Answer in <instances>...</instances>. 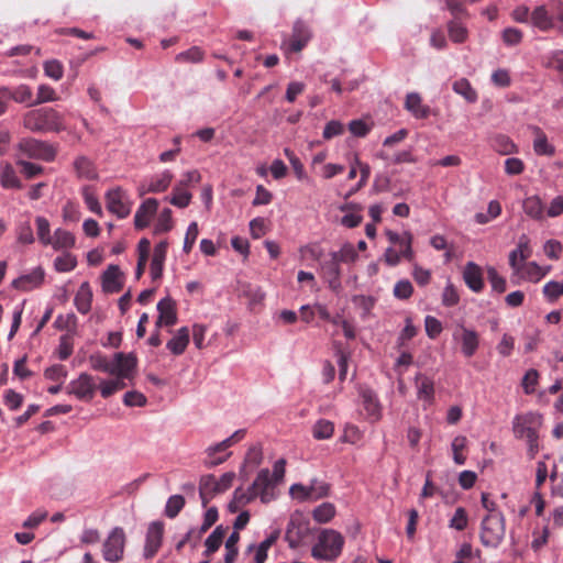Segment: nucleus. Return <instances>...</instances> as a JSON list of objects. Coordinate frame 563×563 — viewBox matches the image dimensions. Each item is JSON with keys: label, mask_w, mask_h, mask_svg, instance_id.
Instances as JSON below:
<instances>
[{"label": "nucleus", "mask_w": 563, "mask_h": 563, "mask_svg": "<svg viewBox=\"0 0 563 563\" xmlns=\"http://www.w3.org/2000/svg\"><path fill=\"white\" fill-rule=\"evenodd\" d=\"M386 235L388 241L393 244H405V250L402 251V256L408 261L413 258V251L411 247L412 244V234L410 232H404L402 234H398L394 231H387Z\"/></svg>", "instance_id": "33"}, {"label": "nucleus", "mask_w": 563, "mask_h": 563, "mask_svg": "<svg viewBox=\"0 0 563 563\" xmlns=\"http://www.w3.org/2000/svg\"><path fill=\"white\" fill-rule=\"evenodd\" d=\"M542 424V415L534 411L516 415L512 419V433L516 439L526 441L530 459H534L541 449L539 432Z\"/></svg>", "instance_id": "1"}, {"label": "nucleus", "mask_w": 563, "mask_h": 563, "mask_svg": "<svg viewBox=\"0 0 563 563\" xmlns=\"http://www.w3.org/2000/svg\"><path fill=\"white\" fill-rule=\"evenodd\" d=\"M333 217L346 228H352V209L349 203H340L332 206Z\"/></svg>", "instance_id": "43"}, {"label": "nucleus", "mask_w": 563, "mask_h": 563, "mask_svg": "<svg viewBox=\"0 0 563 563\" xmlns=\"http://www.w3.org/2000/svg\"><path fill=\"white\" fill-rule=\"evenodd\" d=\"M157 310L159 316L156 321V327H170L177 322L176 302L170 297L159 300Z\"/></svg>", "instance_id": "20"}, {"label": "nucleus", "mask_w": 563, "mask_h": 563, "mask_svg": "<svg viewBox=\"0 0 563 563\" xmlns=\"http://www.w3.org/2000/svg\"><path fill=\"white\" fill-rule=\"evenodd\" d=\"M185 506V498L181 495H173L168 498L165 507V515L168 518H175Z\"/></svg>", "instance_id": "54"}, {"label": "nucleus", "mask_w": 563, "mask_h": 563, "mask_svg": "<svg viewBox=\"0 0 563 563\" xmlns=\"http://www.w3.org/2000/svg\"><path fill=\"white\" fill-rule=\"evenodd\" d=\"M532 24L541 31H549L553 27L552 15L547 10L545 5L537 7L531 13Z\"/></svg>", "instance_id": "34"}, {"label": "nucleus", "mask_w": 563, "mask_h": 563, "mask_svg": "<svg viewBox=\"0 0 563 563\" xmlns=\"http://www.w3.org/2000/svg\"><path fill=\"white\" fill-rule=\"evenodd\" d=\"M453 340L461 345V352L465 357H472L479 346L478 333L463 324H459L454 329Z\"/></svg>", "instance_id": "13"}, {"label": "nucleus", "mask_w": 563, "mask_h": 563, "mask_svg": "<svg viewBox=\"0 0 563 563\" xmlns=\"http://www.w3.org/2000/svg\"><path fill=\"white\" fill-rule=\"evenodd\" d=\"M219 493L220 490L217 484V478L213 475H205L201 477L199 484V495H216Z\"/></svg>", "instance_id": "58"}, {"label": "nucleus", "mask_w": 563, "mask_h": 563, "mask_svg": "<svg viewBox=\"0 0 563 563\" xmlns=\"http://www.w3.org/2000/svg\"><path fill=\"white\" fill-rule=\"evenodd\" d=\"M92 303V290L88 282H84L74 299V305L78 312L86 314L90 311Z\"/></svg>", "instance_id": "27"}, {"label": "nucleus", "mask_w": 563, "mask_h": 563, "mask_svg": "<svg viewBox=\"0 0 563 563\" xmlns=\"http://www.w3.org/2000/svg\"><path fill=\"white\" fill-rule=\"evenodd\" d=\"M466 443L467 439L464 435H457L452 441L451 448L453 451V460L457 465H463L466 461V456L462 454Z\"/></svg>", "instance_id": "55"}, {"label": "nucleus", "mask_w": 563, "mask_h": 563, "mask_svg": "<svg viewBox=\"0 0 563 563\" xmlns=\"http://www.w3.org/2000/svg\"><path fill=\"white\" fill-rule=\"evenodd\" d=\"M19 150L29 158L44 162H53L57 155V146L33 137L22 139L19 143Z\"/></svg>", "instance_id": "8"}, {"label": "nucleus", "mask_w": 563, "mask_h": 563, "mask_svg": "<svg viewBox=\"0 0 563 563\" xmlns=\"http://www.w3.org/2000/svg\"><path fill=\"white\" fill-rule=\"evenodd\" d=\"M44 73L49 78L59 80L63 77L64 68L60 62L51 59L44 63Z\"/></svg>", "instance_id": "62"}, {"label": "nucleus", "mask_w": 563, "mask_h": 563, "mask_svg": "<svg viewBox=\"0 0 563 563\" xmlns=\"http://www.w3.org/2000/svg\"><path fill=\"white\" fill-rule=\"evenodd\" d=\"M263 461V451H262V446L258 445V444H255V445H252L250 446V449L247 450L246 454H245V457H244V463H243V466H242V470H241V473L246 468V467H251V468H255L257 467Z\"/></svg>", "instance_id": "41"}, {"label": "nucleus", "mask_w": 563, "mask_h": 563, "mask_svg": "<svg viewBox=\"0 0 563 563\" xmlns=\"http://www.w3.org/2000/svg\"><path fill=\"white\" fill-rule=\"evenodd\" d=\"M16 241L20 244H32L35 239L29 221L20 222L15 228Z\"/></svg>", "instance_id": "50"}, {"label": "nucleus", "mask_w": 563, "mask_h": 563, "mask_svg": "<svg viewBox=\"0 0 563 563\" xmlns=\"http://www.w3.org/2000/svg\"><path fill=\"white\" fill-rule=\"evenodd\" d=\"M123 287L122 273L117 265H110L102 274V289L104 292H119Z\"/></svg>", "instance_id": "21"}, {"label": "nucleus", "mask_w": 563, "mask_h": 563, "mask_svg": "<svg viewBox=\"0 0 563 563\" xmlns=\"http://www.w3.org/2000/svg\"><path fill=\"white\" fill-rule=\"evenodd\" d=\"M114 374L118 378H130L136 366V358L132 354L117 353L113 361Z\"/></svg>", "instance_id": "22"}, {"label": "nucleus", "mask_w": 563, "mask_h": 563, "mask_svg": "<svg viewBox=\"0 0 563 563\" xmlns=\"http://www.w3.org/2000/svg\"><path fill=\"white\" fill-rule=\"evenodd\" d=\"M173 229L172 210L165 208L161 211L157 221L155 223L154 233L161 234L168 232Z\"/></svg>", "instance_id": "48"}, {"label": "nucleus", "mask_w": 563, "mask_h": 563, "mask_svg": "<svg viewBox=\"0 0 563 563\" xmlns=\"http://www.w3.org/2000/svg\"><path fill=\"white\" fill-rule=\"evenodd\" d=\"M229 527H224L223 525H219L214 528V530L208 536L205 541V551L203 555L206 558H210L214 554L220 547L222 545L224 538L228 533Z\"/></svg>", "instance_id": "24"}, {"label": "nucleus", "mask_w": 563, "mask_h": 563, "mask_svg": "<svg viewBox=\"0 0 563 563\" xmlns=\"http://www.w3.org/2000/svg\"><path fill=\"white\" fill-rule=\"evenodd\" d=\"M246 431L244 429L236 430L231 437L225 440L211 445L207 449L208 461L207 464L210 466H216L223 463L230 455L231 452L225 453V451L244 439Z\"/></svg>", "instance_id": "10"}, {"label": "nucleus", "mask_w": 563, "mask_h": 563, "mask_svg": "<svg viewBox=\"0 0 563 563\" xmlns=\"http://www.w3.org/2000/svg\"><path fill=\"white\" fill-rule=\"evenodd\" d=\"M416 384L418 398L423 399L430 404L434 396L433 382L429 377L419 374L416 377Z\"/></svg>", "instance_id": "36"}, {"label": "nucleus", "mask_w": 563, "mask_h": 563, "mask_svg": "<svg viewBox=\"0 0 563 563\" xmlns=\"http://www.w3.org/2000/svg\"><path fill=\"white\" fill-rule=\"evenodd\" d=\"M351 261L352 246L350 244H345L339 252H333L331 254V260L322 265V277L332 290L338 291L341 287V283L339 280L341 264H350Z\"/></svg>", "instance_id": "6"}, {"label": "nucleus", "mask_w": 563, "mask_h": 563, "mask_svg": "<svg viewBox=\"0 0 563 563\" xmlns=\"http://www.w3.org/2000/svg\"><path fill=\"white\" fill-rule=\"evenodd\" d=\"M276 487L277 483L272 479L269 470L263 468L258 472L246 494H241V499L245 498V503H250L260 497L263 504H268L277 497Z\"/></svg>", "instance_id": "4"}, {"label": "nucleus", "mask_w": 563, "mask_h": 563, "mask_svg": "<svg viewBox=\"0 0 563 563\" xmlns=\"http://www.w3.org/2000/svg\"><path fill=\"white\" fill-rule=\"evenodd\" d=\"M310 37L309 29L301 22L296 23L289 42L290 49L292 52H300L307 45Z\"/></svg>", "instance_id": "29"}, {"label": "nucleus", "mask_w": 563, "mask_h": 563, "mask_svg": "<svg viewBox=\"0 0 563 563\" xmlns=\"http://www.w3.org/2000/svg\"><path fill=\"white\" fill-rule=\"evenodd\" d=\"M173 180V174L165 170L159 175L153 176L147 184H142L139 187V195L142 197L146 194H159L167 190Z\"/></svg>", "instance_id": "17"}, {"label": "nucleus", "mask_w": 563, "mask_h": 563, "mask_svg": "<svg viewBox=\"0 0 563 563\" xmlns=\"http://www.w3.org/2000/svg\"><path fill=\"white\" fill-rule=\"evenodd\" d=\"M0 92L2 96L11 98L18 103H25L29 107L34 106L33 92L27 85H20L13 89L1 87Z\"/></svg>", "instance_id": "23"}, {"label": "nucleus", "mask_w": 563, "mask_h": 563, "mask_svg": "<svg viewBox=\"0 0 563 563\" xmlns=\"http://www.w3.org/2000/svg\"><path fill=\"white\" fill-rule=\"evenodd\" d=\"M75 242L76 239L71 232L64 229H56L49 245H52L54 250L59 251L74 247Z\"/></svg>", "instance_id": "35"}, {"label": "nucleus", "mask_w": 563, "mask_h": 563, "mask_svg": "<svg viewBox=\"0 0 563 563\" xmlns=\"http://www.w3.org/2000/svg\"><path fill=\"white\" fill-rule=\"evenodd\" d=\"M74 167L79 177H84L86 179H95L97 177L93 163L86 156L77 157L74 162Z\"/></svg>", "instance_id": "39"}, {"label": "nucleus", "mask_w": 563, "mask_h": 563, "mask_svg": "<svg viewBox=\"0 0 563 563\" xmlns=\"http://www.w3.org/2000/svg\"><path fill=\"white\" fill-rule=\"evenodd\" d=\"M203 57H205V52L198 46H192L189 49L177 54L175 57V60L177 63L196 64V63L202 62Z\"/></svg>", "instance_id": "45"}, {"label": "nucleus", "mask_w": 563, "mask_h": 563, "mask_svg": "<svg viewBox=\"0 0 563 563\" xmlns=\"http://www.w3.org/2000/svg\"><path fill=\"white\" fill-rule=\"evenodd\" d=\"M448 32L450 38L455 43H463L467 38V30L466 27L460 23L459 21H451L448 24Z\"/></svg>", "instance_id": "51"}, {"label": "nucleus", "mask_w": 563, "mask_h": 563, "mask_svg": "<svg viewBox=\"0 0 563 563\" xmlns=\"http://www.w3.org/2000/svg\"><path fill=\"white\" fill-rule=\"evenodd\" d=\"M89 363L96 371H100L108 374H114L113 362L109 361L107 356L97 353L89 356Z\"/></svg>", "instance_id": "46"}, {"label": "nucleus", "mask_w": 563, "mask_h": 563, "mask_svg": "<svg viewBox=\"0 0 563 563\" xmlns=\"http://www.w3.org/2000/svg\"><path fill=\"white\" fill-rule=\"evenodd\" d=\"M452 89L455 93L462 96L470 103L477 101V92L466 78H460L455 80L452 85Z\"/></svg>", "instance_id": "37"}, {"label": "nucleus", "mask_w": 563, "mask_h": 563, "mask_svg": "<svg viewBox=\"0 0 563 563\" xmlns=\"http://www.w3.org/2000/svg\"><path fill=\"white\" fill-rule=\"evenodd\" d=\"M59 97L54 88L48 85H40L37 88L36 99H34V106L57 101Z\"/></svg>", "instance_id": "52"}, {"label": "nucleus", "mask_w": 563, "mask_h": 563, "mask_svg": "<svg viewBox=\"0 0 563 563\" xmlns=\"http://www.w3.org/2000/svg\"><path fill=\"white\" fill-rule=\"evenodd\" d=\"M164 536V522L153 521L148 525L144 545V556L151 559L156 555L162 547Z\"/></svg>", "instance_id": "15"}, {"label": "nucleus", "mask_w": 563, "mask_h": 563, "mask_svg": "<svg viewBox=\"0 0 563 563\" xmlns=\"http://www.w3.org/2000/svg\"><path fill=\"white\" fill-rule=\"evenodd\" d=\"M543 295L550 302H555L560 296H563V283L548 282L543 286Z\"/></svg>", "instance_id": "57"}, {"label": "nucleus", "mask_w": 563, "mask_h": 563, "mask_svg": "<svg viewBox=\"0 0 563 563\" xmlns=\"http://www.w3.org/2000/svg\"><path fill=\"white\" fill-rule=\"evenodd\" d=\"M487 278L492 285V288L501 294L506 290V279L504 277H501L498 272L496 271V268L494 267H488L487 269Z\"/></svg>", "instance_id": "63"}, {"label": "nucleus", "mask_w": 563, "mask_h": 563, "mask_svg": "<svg viewBox=\"0 0 563 563\" xmlns=\"http://www.w3.org/2000/svg\"><path fill=\"white\" fill-rule=\"evenodd\" d=\"M167 249L168 242L166 240L161 241L154 247L152 261L150 264V274L153 282L159 280L163 276Z\"/></svg>", "instance_id": "19"}, {"label": "nucleus", "mask_w": 563, "mask_h": 563, "mask_svg": "<svg viewBox=\"0 0 563 563\" xmlns=\"http://www.w3.org/2000/svg\"><path fill=\"white\" fill-rule=\"evenodd\" d=\"M334 515L335 508L330 503H323L312 511L313 519L319 523L329 522L334 517Z\"/></svg>", "instance_id": "47"}, {"label": "nucleus", "mask_w": 563, "mask_h": 563, "mask_svg": "<svg viewBox=\"0 0 563 563\" xmlns=\"http://www.w3.org/2000/svg\"><path fill=\"white\" fill-rule=\"evenodd\" d=\"M97 384L95 378L87 374L81 373L76 379L69 382L66 386V393L75 396L81 401H90L95 397Z\"/></svg>", "instance_id": "11"}, {"label": "nucleus", "mask_w": 563, "mask_h": 563, "mask_svg": "<svg viewBox=\"0 0 563 563\" xmlns=\"http://www.w3.org/2000/svg\"><path fill=\"white\" fill-rule=\"evenodd\" d=\"M360 397V416L371 423L378 421L382 418V406L377 396L369 389H362Z\"/></svg>", "instance_id": "14"}, {"label": "nucleus", "mask_w": 563, "mask_h": 563, "mask_svg": "<svg viewBox=\"0 0 563 563\" xmlns=\"http://www.w3.org/2000/svg\"><path fill=\"white\" fill-rule=\"evenodd\" d=\"M405 108L412 113L417 119H424L430 113V108L422 104V99L419 93H408L405 101Z\"/></svg>", "instance_id": "30"}, {"label": "nucleus", "mask_w": 563, "mask_h": 563, "mask_svg": "<svg viewBox=\"0 0 563 563\" xmlns=\"http://www.w3.org/2000/svg\"><path fill=\"white\" fill-rule=\"evenodd\" d=\"M107 209L120 219L126 218L131 212L132 202L125 190L121 187L109 190L106 194Z\"/></svg>", "instance_id": "12"}, {"label": "nucleus", "mask_w": 563, "mask_h": 563, "mask_svg": "<svg viewBox=\"0 0 563 563\" xmlns=\"http://www.w3.org/2000/svg\"><path fill=\"white\" fill-rule=\"evenodd\" d=\"M523 211L532 219L540 220L543 217V205L538 196H530L523 200Z\"/></svg>", "instance_id": "38"}, {"label": "nucleus", "mask_w": 563, "mask_h": 563, "mask_svg": "<svg viewBox=\"0 0 563 563\" xmlns=\"http://www.w3.org/2000/svg\"><path fill=\"white\" fill-rule=\"evenodd\" d=\"M36 223V232L38 241L44 245L47 246L52 242V235H51V224L49 221L44 217H36L35 219Z\"/></svg>", "instance_id": "44"}, {"label": "nucleus", "mask_w": 563, "mask_h": 563, "mask_svg": "<svg viewBox=\"0 0 563 563\" xmlns=\"http://www.w3.org/2000/svg\"><path fill=\"white\" fill-rule=\"evenodd\" d=\"M48 514L46 510L37 509L32 512L22 523L25 529H36L46 518Z\"/></svg>", "instance_id": "64"}, {"label": "nucleus", "mask_w": 563, "mask_h": 563, "mask_svg": "<svg viewBox=\"0 0 563 563\" xmlns=\"http://www.w3.org/2000/svg\"><path fill=\"white\" fill-rule=\"evenodd\" d=\"M534 140L533 150L537 155L552 156L555 152L554 146L548 142L545 133L539 128H532Z\"/></svg>", "instance_id": "32"}, {"label": "nucleus", "mask_w": 563, "mask_h": 563, "mask_svg": "<svg viewBox=\"0 0 563 563\" xmlns=\"http://www.w3.org/2000/svg\"><path fill=\"white\" fill-rule=\"evenodd\" d=\"M493 146L498 153L503 155H509L518 152L515 143L506 135H497L494 139Z\"/></svg>", "instance_id": "49"}, {"label": "nucleus", "mask_w": 563, "mask_h": 563, "mask_svg": "<svg viewBox=\"0 0 563 563\" xmlns=\"http://www.w3.org/2000/svg\"><path fill=\"white\" fill-rule=\"evenodd\" d=\"M192 195L183 185L177 184L168 201L177 208H186L191 201Z\"/></svg>", "instance_id": "40"}, {"label": "nucleus", "mask_w": 563, "mask_h": 563, "mask_svg": "<svg viewBox=\"0 0 563 563\" xmlns=\"http://www.w3.org/2000/svg\"><path fill=\"white\" fill-rule=\"evenodd\" d=\"M54 325L58 330L74 331L77 327V317L75 313L59 314Z\"/></svg>", "instance_id": "59"}, {"label": "nucleus", "mask_w": 563, "mask_h": 563, "mask_svg": "<svg viewBox=\"0 0 563 563\" xmlns=\"http://www.w3.org/2000/svg\"><path fill=\"white\" fill-rule=\"evenodd\" d=\"M125 541L124 530L121 527L113 528L102 545L103 559L110 563L120 562L123 559Z\"/></svg>", "instance_id": "9"}, {"label": "nucleus", "mask_w": 563, "mask_h": 563, "mask_svg": "<svg viewBox=\"0 0 563 563\" xmlns=\"http://www.w3.org/2000/svg\"><path fill=\"white\" fill-rule=\"evenodd\" d=\"M522 37H523L522 32L516 27H506L501 32L503 42L507 46H516V45L520 44L522 41Z\"/></svg>", "instance_id": "60"}, {"label": "nucleus", "mask_w": 563, "mask_h": 563, "mask_svg": "<svg viewBox=\"0 0 563 563\" xmlns=\"http://www.w3.org/2000/svg\"><path fill=\"white\" fill-rule=\"evenodd\" d=\"M158 200L155 198L145 199L137 208L134 216V227L137 230L145 229L157 212Z\"/></svg>", "instance_id": "16"}, {"label": "nucleus", "mask_w": 563, "mask_h": 563, "mask_svg": "<svg viewBox=\"0 0 563 563\" xmlns=\"http://www.w3.org/2000/svg\"><path fill=\"white\" fill-rule=\"evenodd\" d=\"M290 494L292 497L299 498L301 500L316 499L325 496L328 494V487L324 485L319 487H306L301 484H294L290 487Z\"/></svg>", "instance_id": "26"}, {"label": "nucleus", "mask_w": 563, "mask_h": 563, "mask_svg": "<svg viewBox=\"0 0 563 563\" xmlns=\"http://www.w3.org/2000/svg\"><path fill=\"white\" fill-rule=\"evenodd\" d=\"M23 126L33 133H59L66 131L64 115L51 107L33 109L23 114Z\"/></svg>", "instance_id": "3"}, {"label": "nucleus", "mask_w": 563, "mask_h": 563, "mask_svg": "<svg viewBox=\"0 0 563 563\" xmlns=\"http://www.w3.org/2000/svg\"><path fill=\"white\" fill-rule=\"evenodd\" d=\"M343 544V537L339 532L324 529L320 532L318 542L312 548V555L316 559L334 560L341 554Z\"/></svg>", "instance_id": "5"}, {"label": "nucleus", "mask_w": 563, "mask_h": 563, "mask_svg": "<svg viewBox=\"0 0 563 563\" xmlns=\"http://www.w3.org/2000/svg\"><path fill=\"white\" fill-rule=\"evenodd\" d=\"M467 521L466 510L463 507H459L450 520V527L457 531H463L467 527Z\"/></svg>", "instance_id": "61"}, {"label": "nucleus", "mask_w": 563, "mask_h": 563, "mask_svg": "<svg viewBox=\"0 0 563 563\" xmlns=\"http://www.w3.org/2000/svg\"><path fill=\"white\" fill-rule=\"evenodd\" d=\"M0 185L3 189H21L22 181L10 163H3L0 166Z\"/></svg>", "instance_id": "28"}, {"label": "nucleus", "mask_w": 563, "mask_h": 563, "mask_svg": "<svg viewBox=\"0 0 563 563\" xmlns=\"http://www.w3.org/2000/svg\"><path fill=\"white\" fill-rule=\"evenodd\" d=\"M327 332L331 335L333 349L338 355L340 379H344L349 369L347 360L350 357L349 345L352 339V327L343 316L336 314L331 319Z\"/></svg>", "instance_id": "2"}, {"label": "nucleus", "mask_w": 563, "mask_h": 563, "mask_svg": "<svg viewBox=\"0 0 563 563\" xmlns=\"http://www.w3.org/2000/svg\"><path fill=\"white\" fill-rule=\"evenodd\" d=\"M45 272L42 267H36L29 274L22 275L12 282V287L22 290L30 291L34 288L40 287L44 282Z\"/></svg>", "instance_id": "18"}, {"label": "nucleus", "mask_w": 563, "mask_h": 563, "mask_svg": "<svg viewBox=\"0 0 563 563\" xmlns=\"http://www.w3.org/2000/svg\"><path fill=\"white\" fill-rule=\"evenodd\" d=\"M189 343V329L180 328L177 333L167 342L166 347L174 354L180 355Z\"/></svg>", "instance_id": "31"}, {"label": "nucleus", "mask_w": 563, "mask_h": 563, "mask_svg": "<svg viewBox=\"0 0 563 563\" xmlns=\"http://www.w3.org/2000/svg\"><path fill=\"white\" fill-rule=\"evenodd\" d=\"M463 278L468 288L475 292H479L484 287L482 269L473 262L465 265Z\"/></svg>", "instance_id": "25"}, {"label": "nucleus", "mask_w": 563, "mask_h": 563, "mask_svg": "<svg viewBox=\"0 0 563 563\" xmlns=\"http://www.w3.org/2000/svg\"><path fill=\"white\" fill-rule=\"evenodd\" d=\"M334 431L333 423L328 420H319L313 427V437L318 440L329 439Z\"/></svg>", "instance_id": "56"}, {"label": "nucleus", "mask_w": 563, "mask_h": 563, "mask_svg": "<svg viewBox=\"0 0 563 563\" xmlns=\"http://www.w3.org/2000/svg\"><path fill=\"white\" fill-rule=\"evenodd\" d=\"M239 541H240V533L238 531H233L227 539V541L224 543V547H225L224 562L225 563H234V561L236 560V556L239 554V550H238Z\"/></svg>", "instance_id": "42"}, {"label": "nucleus", "mask_w": 563, "mask_h": 563, "mask_svg": "<svg viewBox=\"0 0 563 563\" xmlns=\"http://www.w3.org/2000/svg\"><path fill=\"white\" fill-rule=\"evenodd\" d=\"M77 265V260L70 253H64L54 261V267L57 272L66 273L73 271Z\"/></svg>", "instance_id": "53"}, {"label": "nucleus", "mask_w": 563, "mask_h": 563, "mask_svg": "<svg viewBox=\"0 0 563 563\" xmlns=\"http://www.w3.org/2000/svg\"><path fill=\"white\" fill-rule=\"evenodd\" d=\"M505 518L501 514H488L482 520L481 542L486 548H497L505 537Z\"/></svg>", "instance_id": "7"}]
</instances>
